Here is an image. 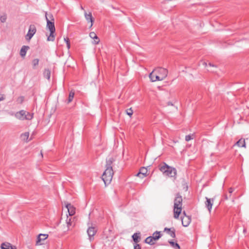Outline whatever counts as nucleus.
I'll return each instance as SVG.
<instances>
[{"mask_svg": "<svg viewBox=\"0 0 249 249\" xmlns=\"http://www.w3.org/2000/svg\"><path fill=\"white\" fill-rule=\"evenodd\" d=\"M113 161V159L110 158L106 162V168L102 175V179L106 185L109 184L113 178L114 172L111 166Z\"/></svg>", "mask_w": 249, "mask_h": 249, "instance_id": "1", "label": "nucleus"}, {"mask_svg": "<svg viewBox=\"0 0 249 249\" xmlns=\"http://www.w3.org/2000/svg\"><path fill=\"white\" fill-rule=\"evenodd\" d=\"M45 17L47 21L46 27L50 32V35L47 38V40L53 41L55 38L54 34L55 32L54 18L51 13H47V12L45 13Z\"/></svg>", "mask_w": 249, "mask_h": 249, "instance_id": "2", "label": "nucleus"}, {"mask_svg": "<svg viewBox=\"0 0 249 249\" xmlns=\"http://www.w3.org/2000/svg\"><path fill=\"white\" fill-rule=\"evenodd\" d=\"M159 170L165 176L176 178L177 171L175 168L170 166L166 163L163 162L159 165Z\"/></svg>", "mask_w": 249, "mask_h": 249, "instance_id": "3", "label": "nucleus"}, {"mask_svg": "<svg viewBox=\"0 0 249 249\" xmlns=\"http://www.w3.org/2000/svg\"><path fill=\"white\" fill-rule=\"evenodd\" d=\"M182 196L177 194L174 200V217L175 218H178L182 210Z\"/></svg>", "mask_w": 249, "mask_h": 249, "instance_id": "4", "label": "nucleus"}, {"mask_svg": "<svg viewBox=\"0 0 249 249\" xmlns=\"http://www.w3.org/2000/svg\"><path fill=\"white\" fill-rule=\"evenodd\" d=\"M33 113H30L25 110H21L16 112L15 114V117L20 120H31L33 118Z\"/></svg>", "mask_w": 249, "mask_h": 249, "instance_id": "5", "label": "nucleus"}, {"mask_svg": "<svg viewBox=\"0 0 249 249\" xmlns=\"http://www.w3.org/2000/svg\"><path fill=\"white\" fill-rule=\"evenodd\" d=\"M156 75L159 77V81L164 80L168 75V71L162 67H157L154 69Z\"/></svg>", "mask_w": 249, "mask_h": 249, "instance_id": "6", "label": "nucleus"}, {"mask_svg": "<svg viewBox=\"0 0 249 249\" xmlns=\"http://www.w3.org/2000/svg\"><path fill=\"white\" fill-rule=\"evenodd\" d=\"M36 28L35 25L31 24L30 25L28 32L26 36V39L27 40H30L36 34Z\"/></svg>", "mask_w": 249, "mask_h": 249, "instance_id": "7", "label": "nucleus"}, {"mask_svg": "<svg viewBox=\"0 0 249 249\" xmlns=\"http://www.w3.org/2000/svg\"><path fill=\"white\" fill-rule=\"evenodd\" d=\"M183 213L184 216L181 218L182 224L184 227H187L191 223V218L190 216L186 215L185 212Z\"/></svg>", "mask_w": 249, "mask_h": 249, "instance_id": "8", "label": "nucleus"}, {"mask_svg": "<svg viewBox=\"0 0 249 249\" xmlns=\"http://www.w3.org/2000/svg\"><path fill=\"white\" fill-rule=\"evenodd\" d=\"M96 230L94 227H89L87 230V233L89 237V239L91 241L93 239V236L96 233Z\"/></svg>", "mask_w": 249, "mask_h": 249, "instance_id": "9", "label": "nucleus"}, {"mask_svg": "<svg viewBox=\"0 0 249 249\" xmlns=\"http://www.w3.org/2000/svg\"><path fill=\"white\" fill-rule=\"evenodd\" d=\"M66 207L70 216H72L75 213V208L70 203L66 204Z\"/></svg>", "mask_w": 249, "mask_h": 249, "instance_id": "10", "label": "nucleus"}, {"mask_svg": "<svg viewBox=\"0 0 249 249\" xmlns=\"http://www.w3.org/2000/svg\"><path fill=\"white\" fill-rule=\"evenodd\" d=\"M206 201L205 203L206 207L208 209L209 212H211L212 206L213 203L214 198H209L208 197H206Z\"/></svg>", "mask_w": 249, "mask_h": 249, "instance_id": "11", "label": "nucleus"}, {"mask_svg": "<svg viewBox=\"0 0 249 249\" xmlns=\"http://www.w3.org/2000/svg\"><path fill=\"white\" fill-rule=\"evenodd\" d=\"M84 15L87 21L88 22H90L91 23L89 26V28H91L94 21V18L92 17L91 13L89 12V14H88L86 12H85Z\"/></svg>", "mask_w": 249, "mask_h": 249, "instance_id": "12", "label": "nucleus"}, {"mask_svg": "<svg viewBox=\"0 0 249 249\" xmlns=\"http://www.w3.org/2000/svg\"><path fill=\"white\" fill-rule=\"evenodd\" d=\"M48 237V235L46 234H39L36 240V244L37 245H41V242L42 241H44L46 239H47Z\"/></svg>", "mask_w": 249, "mask_h": 249, "instance_id": "13", "label": "nucleus"}, {"mask_svg": "<svg viewBox=\"0 0 249 249\" xmlns=\"http://www.w3.org/2000/svg\"><path fill=\"white\" fill-rule=\"evenodd\" d=\"M164 231H166L168 234H169L170 235L171 237H172L173 238H175L176 230L174 228H165L164 230Z\"/></svg>", "mask_w": 249, "mask_h": 249, "instance_id": "14", "label": "nucleus"}, {"mask_svg": "<svg viewBox=\"0 0 249 249\" xmlns=\"http://www.w3.org/2000/svg\"><path fill=\"white\" fill-rule=\"evenodd\" d=\"M149 77L150 79V81L152 82L159 81V77L156 75L154 70L151 73H150L149 75Z\"/></svg>", "mask_w": 249, "mask_h": 249, "instance_id": "15", "label": "nucleus"}, {"mask_svg": "<svg viewBox=\"0 0 249 249\" xmlns=\"http://www.w3.org/2000/svg\"><path fill=\"white\" fill-rule=\"evenodd\" d=\"M147 173V169L144 167L141 168L140 171L137 174L136 176L139 177L141 178H143L146 177Z\"/></svg>", "mask_w": 249, "mask_h": 249, "instance_id": "16", "label": "nucleus"}, {"mask_svg": "<svg viewBox=\"0 0 249 249\" xmlns=\"http://www.w3.org/2000/svg\"><path fill=\"white\" fill-rule=\"evenodd\" d=\"M28 46H23L20 51V55L21 57H24L26 54L27 51L29 49Z\"/></svg>", "mask_w": 249, "mask_h": 249, "instance_id": "17", "label": "nucleus"}, {"mask_svg": "<svg viewBox=\"0 0 249 249\" xmlns=\"http://www.w3.org/2000/svg\"><path fill=\"white\" fill-rule=\"evenodd\" d=\"M1 249H16L15 246H13L9 243H3L1 245Z\"/></svg>", "mask_w": 249, "mask_h": 249, "instance_id": "18", "label": "nucleus"}, {"mask_svg": "<svg viewBox=\"0 0 249 249\" xmlns=\"http://www.w3.org/2000/svg\"><path fill=\"white\" fill-rule=\"evenodd\" d=\"M134 242L135 243H138L141 240V234L139 233H135L132 236Z\"/></svg>", "mask_w": 249, "mask_h": 249, "instance_id": "19", "label": "nucleus"}, {"mask_svg": "<svg viewBox=\"0 0 249 249\" xmlns=\"http://www.w3.org/2000/svg\"><path fill=\"white\" fill-rule=\"evenodd\" d=\"M217 69V67L216 65H214L211 63H209L208 64V68L207 69V71L212 72H214L216 71V70Z\"/></svg>", "mask_w": 249, "mask_h": 249, "instance_id": "20", "label": "nucleus"}, {"mask_svg": "<svg viewBox=\"0 0 249 249\" xmlns=\"http://www.w3.org/2000/svg\"><path fill=\"white\" fill-rule=\"evenodd\" d=\"M89 36L92 38V39H95V44H98L100 40H99V39L98 38V37L97 36V35H96V34L92 32H90L89 33Z\"/></svg>", "mask_w": 249, "mask_h": 249, "instance_id": "21", "label": "nucleus"}, {"mask_svg": "<svg viewBox=\"0 0 249 249\" xmlns=\"http://www.w3.org/2000/svg\"><path fill=\"white\" fill-rule=\"evenodd\" d=\"M43 76L45 78L49 80L51 76V71L49 69H45L43 72Z\"/></svg>", "mask_w": 249, "mask_h": 249, "instance_id": "22", "label": "nucleus"}, {"mask_svg": "<svg viewBox=\"0 0 249 249\" xmlns=\"http://www.w3.org/2000/svg\"><path fill=\"white\" fill-rule=\"evenodd\" d=\"M235 144L238 145L239 147H246V142L244 139H240L238 141L236 142Z\"/></svg>", "mask_w": 249, "mask_h": 249, "instance_id": "23", "label": "nucleus"}, {"mask_svg": "<svg viewBox=\"0 0 249 249\" xmlns=\"http://www.w3.org/2000/svg\"><path fill=\"white\" fill-rule=\"evenodd\" d=\"M154 241H156L160 237V232L156 231L151 236Z\"/></svg>", "mask_w": 249, "mask_h": 249, "instance_id": "24", "label": "nucleus"}, {"mask_svg": "<svg viewBox=\"0 0 249 249\" xmlns=\"http://www.w3.org/2000/svg\"><path fill=\"white\" fill-rule=\"evenodd\" d=\"M72 218H69L67 216V219L66 220L67 226V231L70 229V227L72 225Z\"/></svg>", "mask_w": 249, "mask_h": 249, "instance_id": "25", "label": "nucleus"}, {"mask_svg": "<svg viewBox=\"0 0 249 249\" xmlns=\"http://www.w3.org/2000/svg\"><path fill=\"white\" fill-rule=\"evenodd\" d=\"M145 242L150 245H153L154 244V240L151 236H149L145 239Z\"/></svg>", "mask_w": 249, "mask_h": 249, "instance_id": "26", "label": "nucleus"}, {"mask_svg": "<svg viewBox=\"0 0 249 249\" xmlns=\"http://www.w3.org/2000/svg\"><path fill=\"white\" fill-rule=\"evenodd\" d=\"M169 244L174 248H177L178 249H180V246L177 243H175L173 241H169Z\"/></svg>", "mask_w": 249, "mask_h": 249, "instance_id": "27", "label": "nucleus"}, {"mask_svg": "<svg viewBox=\"0 0 249 249\" xmlns=\"http://www.w3.org/2000/svg\"><path fill=\"white\" fill-rule=\"evenodd\" d=\"M39 59L37 58L34 59L32 61V64L33 66V68L35 69V67L38 65Z\"/></svg>", "mask_w": 249, "mask_h": 249, "instance_id": "28", "label": "nucleus"}, {"mask_svg": "<svg viewBox=\"0 0 249 249\" xmlns=\"http://www.w3.org/2000/svg\"><path fill=\"white\" fill-rule=\"evenodd\" d=\"M63 40L66 42L67 48L68 50H69V49L70 48V46H71L69 39L68 38H64L63 39Z\"/></svg>", "mask_w": 249, "mask_h": 249, "instance_id": "29", "label": "nucleus"}, {"mask_svg": "<svg viewBox=\"0 0 249 249\" xmlns=\"http://www.w3.org/2000/svg\"><path fill=\"white\" fill-rule=\"evenodd\" d=\"M125 112H126V113L128 116H129L130 117H131L133 113V110L132 109V108H130L127 109L125 110Z\"/></svg>", "mask_w": 249, "mask_h": 249, "instance_id": "30", "label": "nucleus"}, {"mask_svg": "<svg viewBox=\"0 0 249 249\" xmlns=\"http://www.w3.org/2000/svg\"><path fill=\"white\" fill-rule=\"evenodd\" d=\"M24 99V98L23 96H20L17 99V101L18 103L21 104L23 102Z\"/></svg>", "mask_w": 249, "mask_h": 249, "instance_id": "31", "label": "nucleus"}, {"mask_svg": "<svg viewBox=\"0 0 249 249\" xmlns=\"http://www.w3.org/2000/svg\"><path fill=\"white\" fill-rule=\"evenodd\" d=\"M6 16L5 15L1 16L0 18V21L2 23H4L6 20Z\"/></svg>", "mask_w": 249, "mask_h": 249, "instance_id": "32", "label": "nucleus"}, {"mask_svg": "<svg viewBox=\"0 0 249 249\" xmlns=\"http://www.w3.org/2000/svg\"><path fill=\"white\" fill-rule=\"evenodd\" d=\"M69 98L68 100V103L71 102L73 100L74 94H69Z\"/></svg>", "mask_w": 249, "mask_h": 249, "instance_id": "33", "label": "nucleus"}, {"mask_svg": "<svg viewBox=\"0 0 249 249\" xmlns=\"http://www.w3.org/2000/svg\"><path fill=\"white\" fill-rule=\"evenodd\" d=\"M193 138H192V136L190 135H186L185 136V140L187 142L189 141L190 140H192Z\"/></svg>", "mask_w": 249, "mask_h": 249, "instance_id": "34", "label": "nucleus"}, {"mask_svg": "<svg viewBox=\"0 0 249 249\" xmlns=\"http://www.w3.org/2000/svg\"><path fill=\"white\" fill-rule=\"evenodd\" d=\"M134 249H141L140 245L137 243L134 245Z\"/></svg>", "mask_w": 249, "mask_h": 249, "instance_id": "35", "label": "nucleus"}, {"mask_svg": "<svg viewBox=\"0 0 249 249\" xmlns=\"http://www.w3.org/2000/svg\"><path fill=\"white\" fill-rule=\"evenodd\" d=\"M230 196H228L227 194H224V196H223V200H228L229 199V198H230Z\"/></svg>", "mask_w": 249, "mask_h": 249, "instance_id": "36", "label": "nucleus"}, {"mask_svg": "<svg viewBox=\"0 0 249 249\" xmlns=\"http://www.w3.org/2000/svg\"><path fill=\"white\" fill-rule=\"evenodd\" d=\"M233 188L231 187L229 189V193L230 194V197H231V194H232V193L233 192Z\"/></svg>", "mask_w": 249, "mask_h": 249, "instance_id": "37", "label": "nucleus"}, {"mask_svg": "<svg viewBox=\"0 0 249 249\" xmlns=\"http://www.w3.org/2000/svg\"><path fill=\"white\" fill-rule=\"evenodd\" d=\"M25 138H26L27 139L29 137V132H25L24 133V134H23L22 135Z\"/></svg>", "mask_w": 249, "mask_h": 249, "instance_id": "38", "label": "nucleus"}, {"mask_svg": "<svg viewBox=\"0 0 249 249\" xmlns=\"http://www.w3.org/2000/svg\"><path fill=\"white\" fill-rule=\"evenodd\" d=\"M3 94H0V101L4 99Z\"/></svg>", "mask_w": 249, "mask_h": 249, "instance_id": "39", "label": "nucleus"}, {"mask_svg": "<svg viewBox=\"0 0 249 249\" xmlns=\"http://www.w3.org/2000/svg\"><path fill=\"white\" fill-rule=\"evenodd\" d=\"M202 64L203 66H204V67H208V65H207L206 62H202Z\"/></svg>", "mask_w": 249, "mask_h": 249, "instance_id": "40", "label": "nucleus"}, {"mask_svg": "<svg viewBox=\"0 0 249 249\" xmlns=\"http://www.w3.org/2000/svg\"><path fill=\"white\" fill-rule=\"evenodd\" d=\"M167 105H168V106H169V105L173 106V105L171 102H168V103H167Z\"/></svg>", "mask_w": 249, "mask_h": 249, "instance_id": "41", "label": "nucleus"}, {"mask_svg": "<svg viewBox=\"0 0 249 249\" xmlns=\"http://www.w3.org/2000/svg\"><path fill=\"white\" fill-rule=\"evenodd\" d=\"M243 232H244V233L246 232H247V229H245H245H244Z\"/></svg>", "mask_w": 249, "mask_h": 249, "instance_id": "42", "label": "nucleus"}, {"mask_svg": "<svg viewBox=\"0 0 249 249\" xmlns=\"http://www.w3.org/2000/svg\"><path fill=\"white\" fill-rule=\"evenodd\" d=\"M70 94H71V93H74V91L73 92V91L71 90V91L70 92Z\"/></svg>", "mask_w": 249, "mask_h": 249, "instance_id": "43", "label": "nucleus"}, {"mask_svg": "<svg viewBox=\"0 0 249 249\" xmlns=\"http://www.w3.org/2000/svg\"><path fill=\"white\" fill-rule=\"evenodd\" d=\"M40 154H41V157H43V154H42V151H41V152H40Z\"/></svg>", "mask_w": 249, "mask_h": 249, "instance_id": "44", "label": "nucleus"}]
</instances>
